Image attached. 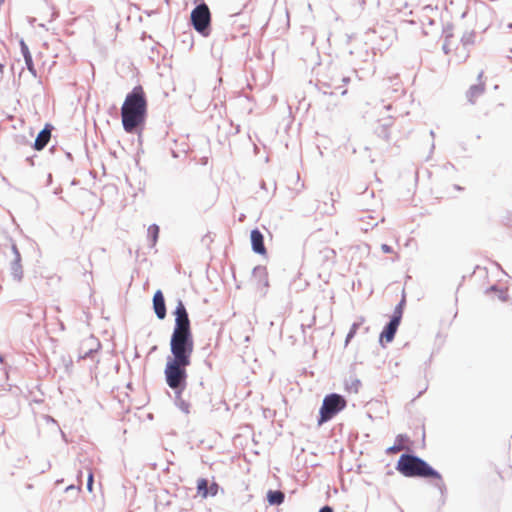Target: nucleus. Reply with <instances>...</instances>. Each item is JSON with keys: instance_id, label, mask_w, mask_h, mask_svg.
<instances>
[{"instance_id": "obj_1", "label": "nucleus", "mask_w": 512, "mask_h": 512, "mask_svg": "<svg viewBox=\"0 0 512 512\" xmlns=\"http://www.w3.org/2000/svg\"><path fill=\"white\" fill-rule=\"evenodd\" d=\"M175 325L170 340L172 358H169L164 374L167 385L181 394L187 385L186 368L191 364L194 351V338L185 305L178 301L174 311Z\"/></svg>"}, {"instance_id": "obj_2", "label": "nucleus", "mask_w": 512, "mask_h": 512, "mask_svg": "<svg viewBox=\"0 0 512 512\" xmlns=\"http://www.w3.org/2000/svg\"><path fill=\"white\" fill-rule=\"evenodd\" d=\"M148 102L142 86H135L129 92L121 107V120L125 132L135 133L146 122Z\"/></svg>"}, {"instance_id": "obj_3", "label": "nucleus", "mask_w": 512, "mask_h": 512, "mask_svg": "<svg viewBox=\"0 0 512 512\" xmlns=\"http://www.w3.org/2000/svg\"><path fill=\"white\" fill-rule=\"evenodd\" d=\"M396 469L406 477H422L441 481V475L424 460L410 454L400 456Z\"/></svg>"}, {"instance_id": "obj_4", "label": "nucleus", "mask_w": 512, "mask_h": 512, "mask_svg": "<svg viewBox=\"0 0 512 512\" xmlns=\"http://www.w3.org/2000/svg\"><path fill=\"white\" fill-rule=\"evenodd\" d=\"M345 407L346 400L341 395L332 393L325 396L319 411L320 416L317 421L318 426H321L327 421L331 420Z\"/></svg>"}, {"instance_id": "obj_5", "label": "nucleus", "mask_w": 512, "mask_h": 512, "mask_svg": "<svg viewBox=\"0 0 512 512\" xmlns=\"http://www.w3.org/2000/svg\"><path fill=\"white\" fill-rule=\"evenodd\" d=\"M191 22L197 32L203 34L204 36L208 35V28L211 23V13L205 3L196 6L192 10Z\"/></svg>"}, {"instance_id": "obj_6", "label": "nucleus", "mask_w": 512, "mask_h": 512, "mask_svg": "<svg viewBox=\"0 0 512 512\" xmlns=\"http://www.w3.org/2000/svg\"><path fill=\"white\" fill-rule=\"evenodd\" d=\"M404 303H405V299L403 298L401 300V302L396 306L390 322L386 325V327L381 332V335H380L381 341H385L386 343H389L394 339L395 334L397 332V329H398L401 319H402Z\"/></svg>"}, {"instance_id": "obj_7", "label": "nucleus", "mask_w": 512, "mask_h": 512, "mask_svg": "<svg viewBox=\"0 0 512 512\" xmlns=\"http://www.w3.org/2000/svg\"><path fill=\"white\" fill-rule=\"evenodd\" d=\"M153 309L160 320L166 317L165 299L161 290H157L153 296Z\"/></svg>"}, {"instance_id": "obj_8", "label": "nucleus", "mask_w": 512, "mask_h": 512, "mask_svg": "<svg viewBox=\"0 0 512 512\" xmlns=\"http://www.w3.org/2000/svg\"><path fill=\"white\" fill-rule=\"evenodd\" d=\"M251 244L252 249L255 253L260 255H266L267 250L264 245V237L263 234L258 229H254L251 231Z\"/></svg>"}, {"instance_id": "obj_9", "label": "nucleus", "mask_w": 512, "mask_h": 512, "mask_svg": "<svg viewBox=\"0 0 512 512\" xmlns=\"http://www.w3.org/2000/svg\"><path fill=\"white\" fill-rule=\"evenodd\" d=\"M51 138V127L46 125L45 128L40 131L34 142V149L41 151L48 144Z\"/></svg>"}, {"instance_id": "obj_10", "label": "nucleus", "mask_w": 512, "mask_h": 512, "mask_svg": "<svg viewBox=\"0 0 512 512\" xmlns=\"http://www.w3.org/2000/svg\"><path fill=\"white\" fill-rule=\"evenodd\" d=\"M13 250L16 254V257L11 266V275L15 281L19 282L23 278V269H22V265L20 263V254L15 245L13 246Z\"/></svg>"}, {"instance_id": "obj_11", "label": "nucleus", "mask_w": 512, "mask_h": 512, "mask_svg": "<svg viewBox=\"0 0 512 512\" xmlns=\"http://www.w3.org/2000/svg\"><path fill=\"white\" fill-rule=\"evenodd\" d=\"M408 437L406 435H398L395 439V443L393 446L387 448L386 453L387 454H397L398 452L407 449L406 443L408 442Z\"/></svg>"}, {"instance_id": "obj_12", "label": "nucleus", "mask_w": 512, "mask_h": 512, "mask_svg": "<svg viewBox=\"0 0 512 512\" xmlns=\"http://www.w3.org/2000/svg\"><path fill=\"white\" fill-rule=\"evenodd\" d=\"M20 47H21V52L23 54V57L25 59V63H26L27 69L33 75H35L36 71H35V67H34V64H33L32 55H31V53L29 51L28 46L26 45V43L24 41H20Z\"/></svg>"}, {"instance_id": "obj_13", "label": "nucleus", "mask_w": 512, "mask_h": 512, "mask_svg": "<svg viewBox=\"0 0 512 512\" xmlns=\"http://www.w3.org/2000/svg\"><path fill=\"white\" fill-rule=\"evenodd\" d=\"M285 495L281 491L269 490L267 492V501L270 505H280L284 502Z\"/></svg>"}, {"instance_id": "obj_14", "label": "nucleus", "mask_w": 512, "mask_h": 512, "mask_svg": "<svg viewBox=\"0 0 512 512\" xmlns=\"http://www.w3.org/2000/svg\"><path fill=\"white\" fill-rule=\"evenodd\" d=\"M208 480L205 479V478H200L198 479L197 481V493L202 497V498H207L209 496V492H208Z\"/></svg>"}, {"instance_id": "obj_15", "label": "nucleus", "mask_w": 512, "mask_h": 512, "mask_svg": "<svg viewBox=\"0 0 512 512\" xmlns=\"http://www.w3.org/2000/svg\"><path fill=\"white\" fill-rule=\"evenodd\" d=\"M364 321H365V319L363 317H361L359 322H356V323L352 324V326L350 328V331H349V333L347 334V337H346V344L349 343L351 341V339L356 335L357 330L364 323Z\"/></svg>"}, {"instance_id": "obj_16", "label": "nucleus", "mask_w": 512, "mask_h": 512, "mask_svg": "<svg viewBox=\"0 0 512 512\" xmlns=\"http://www.w3.org/2000/svg\"><path fill=\"white\" fill-rule=\"evenodd\" d=\"M148 235L151 237L152 245H155L159 235V227L156 224L150 225Z\"/></svg>"}, {"instance_id": "obj_17", "label": "nucleus", "mask_w": 512, "mask_h": 512, "mask_svg": "<svg viewBox=\"0 0 512 512\" xmlns=\"http://www.w3.org/2000/svg\"><path fill=\"white\" fill-rule=\"evenodd\" d=\"M219 491V485L216 482H212L208 487L209 496H216Z\"/></svg>"}, {"instance_id": "obj_18", "label": "nucleus", "mask_w": 512, "mask_h": 512, "mask_svg": "<svg viewBox=\"0 0 512 512\" xmlns=\"http://www.w3.org/2000/svg\"><path fill=\"white\" fill-rule=\"evenodd\" d=\"M93 482H94V475L91 470H89L88 473V479H87V489L89 492L93 491Z\"/></svg>"}, {"instance_id": "obj_19", "label": "nucleus", "mask_w": 512, "mask_h": 512, "mask_svg": "<svg viewBox=\"0 0 512 512\" xmlns=\"http://www.w3.org/2000/svg\"><path fill=\"white\" fill-rule=\"evenodd\" d=\"M326 251L328 253V258L330 260H334V258L336 256V252L333 249H327Z\"/></svg>"}, {"instance_id": "obj_20", "label": "nucleus", "mask_w": 512, "mask_h": 512, "mask_svg": "<svg viewBox=\"0 0 512 512\" xmlns=\"http://www.w3.org/2000/svg\"><path fill=\"white\" fill-rule=\"evenodd\" d=\"M381 248H382L384 253H391L392 252V248L390 246L386 245V244H383Z\"/></svg>"}, {"instance_id": "obj_21", "label": "nucleus", "mask_w": 512, "mask_h": 512, "mask_svg": "<svg viewBox=\"0 0 512 512\" xmlns=\"http://www.w3.org/2000/svg\"><path fill=\"white\" fill-rule=\"evenodd\" d=\"M319 512H333V509L330 506L322 507Z\"/></svg>"}, {"instance_id": "obj_22", "label": "nucleus", "mask_w": 512, "mask_h": 512, "mask_svg": "<svg viewBox=\"0 0 512 512\" xmlns=\"http://www.w3.org/2000/svg\"><path fill=\"white\" fill-rule=\"evenodd\" d=\"M474 92H481L480 89L478 87H473L471 89V93H474Z\"/></svg>"}, {"instance_id": "obj_23", "label": "nucleus", "mask_w": 512, "mask_h": 512, "mask_svg": "<svg viewBox=\"0 0 512 512\" xmlns=\"http://www.w3.org/2000/svg\"><path fill=\"white\" fill-rule=\"evenodd\" d=\"M443 48H444L445 53H449L447 44H444Z\"/></svg>"}, {"instance_id": "obj_24", "label": "nucleus", "mask_w": 512, "mask_h": 512, "mask_svg": "<svg viewBox=\"0 0 512 512\" xmlns=\"http://www.w3.org/2000/svg\"><path fill=\"white\" fill-rule=\"evenodd\" d=\"M468 57H469V54H468V52H466V54H465V55L463 56V58H462V61H466V59H467Z\"/></svg>"}]
</instances>
